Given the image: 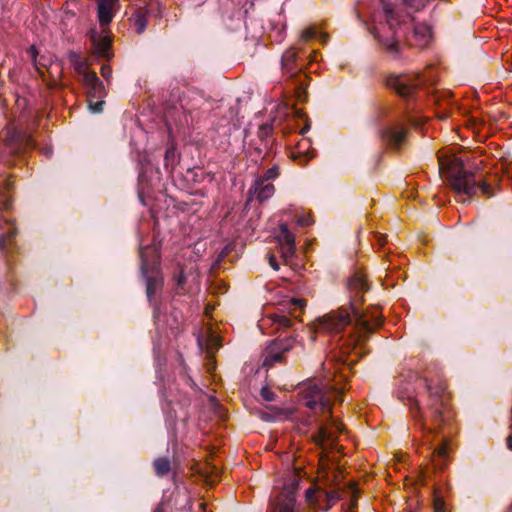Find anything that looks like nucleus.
I'll list each match as a JSON object with an SVG mask.
<instances>
[{
    "mask_svg": "<svg viewBox=\"0 0 512 512\" xmlns=\"http://www.w3.org/2000/svg\"><path fill=\"white\" fill-rule=\"evenodd\" d=\"M351 315L354 317L353 332L347 338L342 339L341 354L344 357L353 352L357 358L360 357L363 354L364 338L381 324V318L376 311L368 317L354 304H351L349 307H342L326 313L312 323L310 327L311 341L316 340L315 334L338 335L352 323Z\"/></svg>",
    "mask_w": 512,
    "mask_h": 512,
    "instance_id": "nucleus-1",
    "label": "nucleus"
},
{
    "mask_svg": "<svg viewBox=\"0 0 512 512\" xmlns=\"http://www.w3.org/2000/svg\"><path fill=\"white\" fill-rule=\"evenodd\" d=\"M342 387L338 382L332 383L329 379L308 387L305 395V404L311 410H319L327 414V419L320 424L315 441L323 449L333 447L338 435L343 432V427L331 416V397H338Z\"/></svg>",
    "mask_w": 512,
    "mask_h": 512,
    "instance_id": "nucleus-2",
    "label": "nucleus"
},
{
    "mask_svg": "<svg viewBox=\"0 0 512 512\" xmlns=\"http://www.w3.org/2000/svg\"><path fill=\"white\" fill-rule=\"evenodd\" d=\"M438 161L440 173L448 179L459 196L472 197L478 190L488 197L494 195L490 185L473 173L465 171L458 158L440 155Z\"/></svg>",
    "mask_w": 512,
    "mask_h": 512,
    "instance_id": "nucleus-3",
    "label": "nucleus"
},
{
    "mask_svg": "<svg viewBox=\"0 0 512 512\" xmlns=\"http://www.w3.org/2000/svg\"><path fill=\"white\" fill-rule=\"evenodd\" d=\"M404 25L405 18L394 11L390 4L383 3L382 12L373 18L371 33L384 49L396 56Z\"/></svg>",
    "mask_w": 512,
    "mask_h": 512,
    "instance_id": "nucleus-4",
    "label": "nucleus"
},
{
    "mask_svg": "<svg viewBox=\"0 0 512 512\" xmlns=\"http://www.w3.org/2000/svg\"><path fill=\"white\" fill-rule=\"evenodd\" d=\"M141 272L146 279V294L149 300L162 287L163 278L159 270V252L155 245L141 249Z\"/></svg>",
    "mask_w": 512,
    "mask_h": 512,
    "instance_id": "nucleus-5",
    "label": "nucleus"
},
{
    "mask_svg": "<svg viewBox=\"0 0 512 512\" xmlns=\"http://www.w3.org/2000/svg\"><path fill=\"white\" fill-rule=\"evenodd\" d=\"M306 303L300 298H290L281 304V308L277 313L270 314L263 318L261 328L270 326L272 332L286 330L292 326V318L297 319L299 313L303 311Z\"/></svg>",
    "mask_w": 512,
    "mask_h": 512,
    "instance_id": "nucleus-6",
    "label": "nucleus"
},
{
    "mask_svg": "<svg viewBox=\"0 0 512 512\" xmlns=\"http://www.w3.org/2000/svg\"><path fill=\"white\" fill-rule=\"evenodd\" d=\"M299 480L291 475L282 487L279 496L272 502L271 512H296V497Z\"/></svg>",
    "mask_w": 512,
    "mask_h": 512,
    "instance_id": "nucleus-7",
    "label": "nucleus"
},
{
    "mask_svg": "<svg viewBox=\"0 0 512 512\" xmlns=\"http://www.w3.org/2000/svg\"><path fill=\"white\" fill-rule=\"evenodd\" d=\"M420 79L418 76L399 75L389 79L388 85L394 89L400 96H410L419 86Z\"/></svg>",
    "mask_w": 512,
    "mask_h": 512,
    "instance_id": "nucleus-8",
    "label": "nucleus"
},
{
    "mask_svg": "<svg viewBox=\"0 0 512 512\" xmlns=\"http://www.w3.org/2000/svg\"><path fill=\"white\" fill-rule=\"evenodd\" d=\"M279 245L280 253L285 261H289L295 254V235L290 232L286 224L279 226V232L275 236Z\"/></svg>",
    "mask_w": 512,
    "mask_h": 512,
    "instance_id": "nucleus-9",
    "label": "nucleus"
},
{
    "mask_svg": "<svg viewBox=\"0 0 512 512\" xmlns=\"http://www.w3.org/2000/svg\"><path fill=\"white\" fill-rule=\"evenodd\" d=\"M291 346L292 340L289 339L272 342L266 350L263 366L271 367L276 362H280L282 360L283 353L288 351Z\"/></svg>",
    "mask_w": 512,
    "mask_h": 512,
    "instance_id": "nucleus-10",
    "label": "nucleus"
},
{
    "mask_svg": "<svg viewBox=\"0 0 512 512\" xmlns=\"http://www.w3.org/2000/svg\"><path fill=\"white\" fill-rule=\"evenodd\" d=\"M275 192L274 185L270 182H266L261 178H256L254 184L249 189V201L257 200L262 203L267 199L271 198Z\"/></svg>",
    "mask_w": 512,
    "mask_h": 512,
    "instance_id": "nucleus-11",
    "label": "nucleus"
},
{
    "mask_svg": "<svg viewBox=\"0 0 512 512\" xmlns=\"http://www.w3.org/2000/svg\"><path fill=\"white\" fill-rule=\"evenodd\" d=\"M428 390L431 396L430 411L433 417H441L442 409L446 403L445 390L446 387L442 383H438L435 386L428 385Z\"/></svg>",
    "mask_w": 512,
    "mask_h": 512,
    "instance_id": "nucleus-12",
    "label": "nucleus"
},
{
    "mask_svg": "<svg viewBox=\"0 0 512 512\" xmlns=\"http://www.w3.org/2000/svg\"><path fill=\"white\" fill-rule=\"evenodd\" d=\"M98 20L101 26H107L113 19L117 0H96Z\"/></svg>",
    "mask_w": 512,
    "mask_h": 512,
    "instance_id": "nucleus-13",
    "label": "nucleus"
},
{
    "mask_svg": "<svg viewBox=\"0 0 512 512\" xmlns=\"http://www.w3.org/2000/svg\"><path fill=\"white\" fill-rule=\"evenodd\" d=\"M83 82L90 98H102L105 95L104 85L95 73L85 74Z\"/></svg>",
    "mask_w": 512,
    "mask_h": 512,
    "instance_id": "nucleus-14",
    "label": "nucleus"
},
{
    "mask_svg": "<svg viewBox=\"0 0 512 512\" xmlns=\"http://www.w3.org/2000/svg\"><path fill=\"white\" fill-rule=\"evenodd\" d=\"M406 130L402 126L388 127L383 130L382 137L390 145L399 146L405 139Z\"/></svg>",
    "mask_w": 512,
    "mask_h": 512,
    "instance_id": "nucleus-15",
    "label": "nucleus"
},
{
    "mask_svg": "<svg viewBox=\"0 0 512 512\" xmlns=\"http://www.w3.org/2000/svg\"><path fill=\"white\" fill-rule=\"evenodd\" d=\"M432 37L431 28L425 23H420L414 26L413 38L415 39V45L424 47L428 45Z\"/></svg>",
    "mask_w": 512,
    "mask_h": 512,
    "instance_id": "nucleus-16",
    "label": "nucleus"
},
{
    "mask_svg": "<svg viewBox=\"0 0 512 512\" xmlns=\"http://www.w3.org/2000/svg\"><path fill=\"white\" fill-rule=\"evenodd\" d=\"M91 40L95 53L100 57H110V38L108 36H97L95 32L91 34Z\"/></svg>",
    "mask_w": 512,
    "mask_h": 512,
    "instance_id": "nucleus-17",
    "label": "nucleus"
},
{
    "mask_svg": "<svg viewBox=\"0 0 512 512\" xmlns=\"http://www.w3.org/2000/svg\"><path fill=\"white\" fill-rule=\"evenodd\" d=\"M151 12V8L147 5L140 6L134 14V25L136 32L141 34L147 27V19Z\"/></svg>",
    "mask_w": 512,
    "mask_h": 512,
    "instance_id": "nucleus-18",
    "label": "nucleus"
},
{
    "mask_svg": "<svg viewBox=\"0 0 512 512\" xmlns=\"http://www.w3.org/2000/svg\"><path fill=\"white\" fill-rule=\"evenodd\" d=\"M348 287L352 292L355 293L367 290L368 286L364 274L361 272H355L348 281Z\"/></svg>",
    "mask_w": 512,
    "mask_h": 512,
    "instance_id": "nucleus-19",
    "label": "nucleus"
},
{
    "mask_svg": "<svg viewBox=\"0 0 512 512\" xmlns=\"http://www.w3.org/2000/svg\"><path fill=\"white\" fill-rule=\"evenodd\" d=\"M297 53L294 50H287L282 56V68L285 73H288L291 77L296 74V70L293 69L292 65L295 63Z\"/></svg>",
    "mask_w": 512,
    "mask_h": 512,
    "instance_id": "nucleus-20",
    "label": "nucleus"
},
{
    "mask_svg": "<svg viewBox=\"0 0 512 512\" xmlns=\"http://www.w3.org/2000/svg\"><path fill=\"white\" fill-rule=\"evenodd\" d=\"M72 62L75 70L82 76V80H85V74H94V72L88 70L86 60L79 57L77 54H72Z\"/></svg>",
    "mask_w": 512,
    "mask_h": 512,
    "instance_id": "nucleus-21",
    "label": "nucleus"
},
{
    "mask_svg": "<svg viewBox=\"0 0 512 512\" xmlns=\"http://www.w3.org/2000/svg\"><path fill=\"white\" fill-rule=\"evenodd\" d=\"M154 468L157 475L163 476L169 472L170 462L166 458H158L154 461Z\"/></svg>",
    "mask_w": 512,
    "mask_h": 512,
    "instance_id": "nucleus-22",
    "label": "nucleus"
},
{
    "mask_svg": "<svg viewBox=\"0 0 512 512\" xmlns=\"http://www.w3.org/2000/svg\"><path fill=\"white\" fill-rule=\"evenodd\" d=\"M446 454H447L446 444H444L443 446H441L434 452V464L437 468H439V469L443 468L444 465L441 463V460H444L446 458Z\"/></svg>",
    "mask_w": 512,
    "mask_h": 512,
    "instance_id": "nucleus-23",
    "label": "nucleus"
},
{
    "mask_svg": "<svg viewBox=\"0 0 512 512\" xmlns=\"http://www.w3.org/2000/svg\"><path fill=\"white\" fill-rule=\"evenodd\" d=\"M304 145H305V143L301 144V145L299 146V150H298L297 152H293V153H292V157H293L295 160H298V161H299V163H300L301 165H303L305 162H307V160H308L309 158H311V157H312V155H310V153H309V152L304 151V150H303V151L301 150V148H302V147L304 148Z\"/></svg>",
    "mask_w": 512,
    "mask_h": 512,
    "instance_id": "nucleus-24",
    "label": "nucleus"
},
{
    "mask_svg": "<svg viewBox=\"0 0 512 512\" xmlns=\"http://www.w3.org/2000/svg\"><path fill=\"white\" fill-rule=\"evenodd\" d=\"M433 508L434 512H448L447 505L445 504L444 500L440 498L438 495L434 496Z\"/></svg>",
    "mask_w": 512,
    "mask_h": 512,
    "instance_id": "nucleus-25",
    "label": "nucleus"
},
{
    "mask_svg": "<svg viewBox=\"0 0 512 512\" xmlns=\"http://www.w3.org/2000/svg\"><path fill=\"white\" fill-rule=\"evenodd\" d=\"M324 497L328 503V506L334 505L340 498L339 493L336 490H330L324 492Z\"/></svg>",
    "mask_w": 512,
    "mask_h": 512,
    "instance_id": "nucleus-26",
    "label": "nucleus"
},
{
    "mask_svg": "<svg viewBox=\"0 0 512 512\" xmlns=\"http://www.w3.org/2000/svg\"><path fill=\"white\" fill-rule=\"evenodd\" d=\"M278 168L277 166H273L272 168L268 169L264 175V177H260L263 180H266V182H269L270 180H273L277 178L278 176Z\"/></svg>",
    "mask_w": 512,
    "mask_h": 512,
    "instance_id": "nucleus-27",
    "label": "nucleus"
},
{
    "mask_svg": "<svg viewBox=\"0 0 512 512\" xmlns=\"http://www.w3.org/2000/svg\"><path fill=\"white\" fill-rule=\"evenodd\" d=\"M318 33L317 31L314 29V28H307L305 29L302 34H301V39L302 40H305V41H308L310 39H313L315 37H317Z\"/></svg>",
    "mask_w": 512,
    "mask_h": 512,
    "instance_id": "nucleus-28",
    "label": "nucleus"
},
{
    "mask_svg": "<svg viewBox=\"0 0 512 512\" xmlns=\"http://www.w3.org/2000/svg\"><path fill=\"white\" fill-rule=\"evenodd\" d=\"M220 346V343L218 342L217 337L212 336L210 337L209 342L207 343V352L209 354L213 353L218 347Z\"/></svg>",
    "mask_w": 512,
    "mask_h": 512,
    "instance_id": "nucleus-29",
    "label": "nucleus"
},
{
    "mask_svg": "<svg viewBox=\"0 0 512 512\" xmlns=\"http://www.w3.org/2000/svg\"><path fill=\"white\" fill-rule=\"evenodd\" d=\"M103 105H104V101H102V100L96 101L95 103H92L90 101L89 102V110L92 113H100L103 110Z\"/></svg>",
    "mask_w": 512,
    "mask_h": 512,
    "instance_id": "nucleus-30",
    "label": "nucleus"
},
{
    "mask_svg": "<svg viewBox=\"0 0 512 512\" xmlns=\"http://www.w3.org/2000/svg\"><path fill=\"white\" fill-rule=\"evenodd\" d=\"M261 396L264 400L271 402L275 400V394L267 387L261 389Z\"/></svg>",
    "mask_w": 512,
    "mask_h": 512,
    "instance_id": "nucleus-31",
    "label": "nucleus"
},
{
    "mask_svg": "<svg viewBox=\"0 0 512 512\" xmlns=\"http://www.w3.org/2000/svg\"><path fill=\"white\" fill-rule=\"evenodd\" d=\"M27 53L30 57V59L32 60V62L34 63V66L38 68V65H37V55H38V51L36 49V47L34 45L30 46L29 49L27 50Z\"/></svg>",
    "mask_w": 512,
    "mask_h": 512,
    "instance_id": "nucleus-32",
    "label": "nucleus"
},
{
    "mask_svg": "<svg viewBox=\"0 0 512 512\" xmlns=\"http://www.w3.org/2000/svg\"><path fill=\"white\" fill-rule=\"evenodd\" d=\"M317 494H318V491L316 489H314L312 487L307 489L306 493H305V497H306L307 502L313 503Z\"/></svg>",
    "mask_w": 512,
    "mask_h": 512,
    "instance_id": "nucleus-33",
    "label": "nucleus"
},
{
    "mask_svg": "<svg viewBox=\"0 0 512 512\" xmlns=\"http://www.w3.org/2000/svg\"><path fill=\"white\" fill-rule=\"evenodd\" d=\"M296 98L298 101L303 102L306 100V90L305 87L300 85L296 90Z\"/></svg>",
    "mask_w": 512,
    "mask_h": 512,
    "instance_id": "nucleus-34",
    "label": "nucleus"
},
{
    "mask_svg": "<svg viewBox=\"0 0 512 512\" xmlns=\"http://www.w3.org/2000/svg\"><path fill=\"white\" fill-rule=\"evenodd\" d=\"M406 7L411 8L413 10H419L420 9V3H418V0H403Z\"/></svg>",
    "mask_w": 512,
    "mask_h": 512,
    "instance_id": "nucleus-35",
    "label": "nucleus"
},
{
    "mask_svg": "<svg viewBox=\"0 0 512 512\" xmlns=\"http://www.w3.org/2000/svg\"><path fill=\"white\" fill-rule=\"evenodd\" d=\"M101 75L102 77H104L106 80H109L112 76V70L110 68V66L108 65H103L101 67Z\"/></svg>",
    "mask_w": 512,
    "mask_h": 512,
    "instance_id": "nucleus-36",
    "label": "nucleus"
},
{
    "mask_svg": "<svg viewBox=\"0 0 512 512\" xmlns=\"http://www.w3.org/2000/svg\"><path fill=\"white\" fill-rule=\"evenodd\" d=\"M269 264L270 266L274 269V270H278L279 269V266H278V263L276 261V258L273 256V255H270L269 256Z\"/></svg>",
    "mask_w": 512,
    "mask_h": 512,
    "instance_id": "nucleus-37",
    "label": "nucleus"
},
{
    "mask_svg": "<svg viewBox=\"0 0 512 512\" xmlns=\"http://www.w3.org/2000/svg\"><path fill=\"white\" fill-rule=\"evenodd\" d=\"M297 223H298L300 226H308V225H310V224H311V221H310L308 218H303V217H301V218H299V219L297 220Z\"/></svg>",
    "mask_w": 512,
    "mask_h": 512,
    "instance_id": "nucleus-38",
    "label": "nucleus"
},
{
    "mask_svg": "<svg viewBox=\"0 0 512 512\" xmlns=\"http://www.w3.org/2000/svg\"><path fill=\"white\" fill-rule=\"evenodd\" d=\"M272 127L264 125L261 127V135H267L271 131Z\"/></svg>",
    "mask_w": 512,
    "mask_h": 512,
    "instance_id": "nucleus-39",
    "label": "nucleus"
},
{
    "mask_svg": "<svg viewBox=\"0 0 512 512\" xmlns=\"http://www.w3.org/2000/svg\"><path fill=\"white\" fill-rule=\"evenodd\" d=\"M318 37L322 43H325L327 41V35L324 33H319Z\"/></svg>",
    "mask_w": 512,
    "mask_h": 512,
    "instance_id": "nucleus-40",
    "label": "nucleus"
},
{
    "mask_svg": "<svg viewBox=\"0 0 512 512\" xmlns=\"http://www.w3.org/2000/svg\"><path fill=\"white\" fill-rule=\"evenodd\" d=\"M5 242H6V236L5 235H1L0 236V247H4L5 246Z\"/></svg>",
    "mask_w": 512,
    "mask_h": 512,
    "instance_id": "nucleus-41",
    "label": "nucleus"
},
{
    "mask_svg": "<svg viewBox=\"0 0 512 512\" xmlns=\"http://www.w3.org/2000/svg\"><path fill=\"white\" fill-rule=\"evenodd\" d=\"M342 361H343L344 363H346L347 365H351V364H353V363L356 361V359H351V360H350V359H348V358H344V359H342Z\"/></svg>",
    "mask_w": 512,
    "mask_h": 512,
    "instance_id": "nucleus-42",
    "label": "nucleus"
},
{
    "mask_svg": "<svg viewBox=\"0 0 512 512\" xmlns=\"http://www.w3.org/2000/svg\"><path fill=\"white\" fill-rule=\"evenodd\" d=\"M507 445L510 450H512V433L509 435L507 439Z\"/></svg>",
    "mask_w": 512,
    "mask_h": 512,
    "instance_id": "nucleus-43",
    "label": "nucleus"
},
{
    "mask_svg": "<svg viewBox=\"0 0 512 512\" xmlns=\"http://www.w3.org/2000/svg\"><path fill=\"white\" fill-rule=\"evenodd\" d=\"M411 409H412V410H414V409H415V410H417V412H418V413H420V408H419V406H418V403H417V402L414 404V407H413V408H411Z\"/></svg>",
    "mask_w": 512,
    "mask_h": 512,
    "instance_id": "nucleus-44",
    "label": "nucleus"
},
{
    "mask_svg": "<svg viewBox=\"0 0 512 512\" xmlns=\"http://www.w3.org/2000/svg\"><path fill=\"white\" fill-rule=\"evenodd\" d=\"M295 114L298 116V117H302V113L300 110H294Z\"/></svg>",
    "mask_w": 512,
    "mask_h": 512,
    "instance_id": "nucleus-45",
    "label": "nucleus"
},
{
    "mask_svg": "<svg viewBox=\"0 0 512 512\" xmlns=\"http://www.w3.org/2000/svg\"><path fill=\"white\" fill-rule=\"evenodd\" d=\"M3 205H4L5 209H9L10 208V204L8 202H5Z\"/></svg>",
    "mask_w": 512,
    "mask_h": 512,
    "instance_id": "nucleus-46",
    "label": "nucleus"
},
{
    "mask_svg": "<svg viewBox=\"0 0 512 512\" xmlns=\"http://www.w3.org/2000/svg\"><path fill=\"white\" fill-rule=\"evenodd\" d=\"M154 512H162V508H161V506H158V507L155 509V511H154Z\"/></svg>",
    "mask_w": 512,
    "mask_h": 512,
    "instance_id": "nucleus-47",
    "label": "nucleus"
},
{
    "mask_svg": "<svg viewBox=\"0 0 512 512\" xmlns=\"http://www.w3.org/2000/svg\"><path fill=\"white\" fill-rule=\"evenodd\" d=\"M198 345L202 349V341H201V339H198Z\"/></svg>",
    "mask_w": 512,
    "mask_h": 512,
    "instance_id": "nucleus-48",
    "label": "nucleus"
},
{
    "mask_svg": "<svg viewBox=\"0 0 512 512\" xmlns=\"http://www.w3.org/2000/svg\"><path fill=\"white\" fill-rule=\"evenodd\" d=\"M307 129H308V127L303 128V129L301 130V133H302V134H303V133H305V131H306Z\"/></svg>",
    "mask_w": 512,
    "mask_h": 512,
    "instance_id": "nucleus-49",
    "label": "nucleus"
},
{
    "mask_svg": "<svg viewBox=\"0 0 512 512\" xmlns=\"http://www.w3.org/2000/svg\"><path fill=\"white\" fill-rule=\"evenodd\" d=\"M311 60H316V53L314 52V55Z\"/></svg>",
    "mask_w": 512,
    "mask_h": 512,
    "instance_id": "nucleus-50",
    "label": "nucleus"
},
{
    "mask_svg": "<svg viewBox=\"0 0 512 512\" xmlns=\"http://www.w3.org/2000/svg\"><path fill=\"white\" fill-rule=\"evenodd\" d=\"M511 178H512V174H511Z\"/></svg>",
    "mask_w": 512,
    "mask_h": 512,
    "instance_id": "nucleus-51",
    "label": "nucleus"
}]
</instances>
